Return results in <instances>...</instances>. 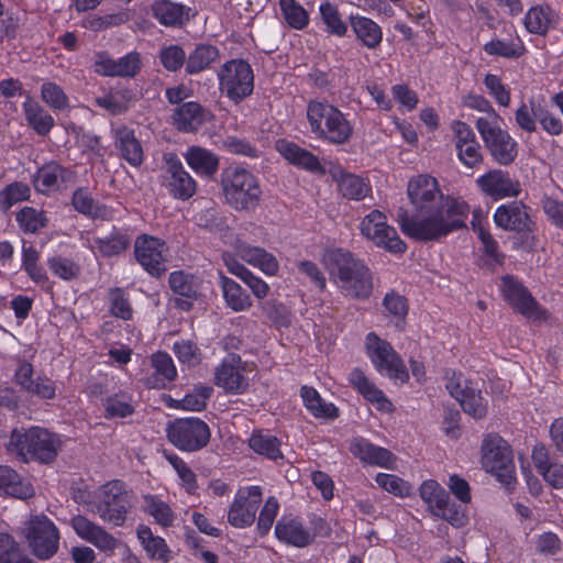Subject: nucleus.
Returning <instances> with one entry per match:
<instances>
[{
    "instance_id": "obj_27",
    "label": "nucleus",
    "mask_w": 563,
    "mask_h": 563,
    "mask_svg": "<svg viewBox=\"0 0 563 563\" xmlns=\"http://www.w3.org/2000/svg\"><path fill=\"white\" fill-rule=\"evenodd\" d=\"M153 15L161 24L177 26L189 20V8L168 0H156L152 4Z\"/></svg>"
},
{
    "instance_id": "obj_47",
    "label": "nucleus",
    "mask_w": 563,
    "mask_h": 563,
    "mask_svg": "<svg viewBox=\"0 0 563 563\" xmlns=\"http://www.w3.org/2000/svg\"><path fill=\"white\" fill-rule=\"evenodd\" d=\"M279 7L290 27L302 30L308 25V12L295 0H279Z\"/></svg>"
},
{
    "instance_id": "obj_41",
    "label": "nucleus",
    "mask_w": 563,
    "mask_h": 563,
    "mask_svg": "<svg viewBox=\"0 0 563 563\" xmlns=\"http://www.w3.org/2000/svg\"><path fill=\"white\" fill-rule=\"evenodd\" d=\"M301 397L306 407L316 417L334 419L339 416L338 408L332 404L323 402L322 398L314 388L303 386L301 388Z\"/></svg>"
},
{
    "instance_id": "obj_51",
    "label": "nucleus",
    "mask_w": 563,
    "mask_h": 563,
    "mask_svg": "<svg viewBox=\"0 0 563 563\" xmlns=\"http://www.w3.org/2000/svg\"><path fill=\"white\" fill-rule=\"evenodd\" d=\"M30 187L23 183H12L0 191V210L7 212L18 202L27 200Z\"/></svg>"
},
{
    "instance_id": "obj_29",
    "label": "nucleus",
    "mask_w": 563,
    "mask_h": 563,
    "mask_svg": "<svg viewBox=\"0 0 563 563\" xmlns=\"http://www.w3.org/2000/svg\"><path fill=\"white\" fill-rule=\"evenodd\" d=\"M0 489L10 496L21 499L31 497L34 494L32 485L7 465H0Z\"/></svg>"
},
{
    "instance_id": "obj_59",
    "label": "nucleus",
    "mask_w": 563,
    "mask_h": 563,
    "mask_svg": "<svg viewBox=\"0 0 563 563\" xmlns=\"http://www.w3.org/2000/svg\"><path fill=\"white\" fill-rule=\"evenodd\" d=\"M49 269L58 277L70 280L79 274V267L68 258L52 257L48 260Z\"/></svg>"
},
{
    "instance_id": "obj_30",
    "label": "nucleus",
    "mask_w": 563,
    "mask_h": 563,
    "mask_svg": "<svg viewBox=\"0 0 563 563\" xmlns=\"http://www.w3.org/2000/svg\"><path fill=\"white\" fill-rule=\"evenodd\" d=\"M353 133V128L345 119L344 114L336 109L334 115L328 117L327 128L318 134V137L325 140L332 144L346 143Z\"/></svg>"
},
{
    "instance_id": "obj_57",
    "label": "nucleus",
    "mask_w": 563,
    "mask_h": 563,
    "mask_svg": "<svg viewBox=\"0 0 563 563\" xmlns=\"http://www.w3.org/2000/svg\"><path fill=\"white\" fill-rule=\"evenodd\" d=\"M162 65L169 71H176L187 63L185 51L178 45H169L161 49Z\"/></svg>"
},
{
    "instance_id": "obj_49",
    "label": "nucleus",
    "mask_w": 563,
    "mask_h": 563,
    "mask_svg": "<svg viewBox=\"0 0 563 563\" xmlns=\"http://www.w3.org/2000/svg\"><path fill=\"white\" fill-rule=\"evenodd\" d=\"M320 14L323 23L327 26V31L330 34L336 36L345 35L347 31L346 24L342 21L339 9L335 4L330 1H325L320 4Z\"/></svg>"
},
{
    "instance_id": "obj_63",
    "label": "nucleus",
    "mask_w": 563,
    "mask_h": 563,
    "mask_svg": "<svg viewBox=\"0 0 563 563\" xmlns=\"http://www.w3.org/2000/svg\"><path fill=\"white\" fill-rule=\"evenodd\" d=\"M20 555V548L13 537L0 533V563H15Z\"/></svg>"
},
{
    "instance_id": "obj_24",
    "label": "nucleus",
    "mask_w": 563,
    "mask_h": 563,
    "mask_svg": "<svg viewBox=\"0 0 563 563\" xmlns=\"http://www.w3.org/2000/svg\"><path fill=\"white\" fill-rule=\"evenodd\" d=\"M209 118L210 113L194 101L179 106L173 115L175 125L183 132L198 130Z\"/></svg>"
},
{
    "instance_id": "obj_46",
    "label": "nucleus",
    "mask_w": 563,
    "mask_h": 563,
    "mask_svg": "<svg viewBox=\"0 0 563 563\" xmlns=\"http://www.w3.org/2000/svg\"><path fill=\"white\" fill-rule=\"evenodd\" d=\"M131 244L130 235L120 231L96 239L98 251L106 257H112L126 251Z\"/></svg>"
},
{
    "instance_id": "obj_20",
    "label": "nucleus",
    "mask_w": 563,
    "mask_h": 563,
    "mask_svg": "<svg viewBox=\"0 0 563 563\" xmlns=\"http://www.w3.org/2000/svg\"><path fill=\"white\" fill-rule=\"evenodd\" d=\"M494 220L498 227L516 232H532L536 227L527 212V207L520 201L499 206Z\"/></svg>"
},
{
    "instance_id": "obj_6",
    "label": "nucleus",
    "mask_w": 563,
    "mask_h": 563,
    "mask_svg": "<svg viewBox=\"0 0 563 563\" xmlns=\"http://www.w3.org/2000/svg\"><path fill=\"white\" fill-rule=\"evenodd\" d=\"M130 494L121 481H112L101 488V498L90 504L89 511L98 515L103 521L121 527L125 522Z\"/></svg>"
},
{
    "instance_id": "obj_64",
    "label": "nucleus",
    "mask_w": 563,
    "mask_h": 563,
    "mask_svg": "<svg viewBox=\"0 0 563 563\" xmlns=\"http://www.w3.org/2000/svg\"><path fill=\"white\" fill-rule=\"evenodd\" d=\"M542 209L555 227L563 229V202L562 201L554 199L552 197L545 196L542 199Z\"/></svg>"
},
{
    "instance_id": "obj_1",
    "label": "nucleus",
    "mask_w": 563,
    "mask_h": 563,
    "mask_svg": "<svg viewBox=\"0 0 563 563\" xmlns=\"http://www.w3.org/2000/svg\"><path fill=\"white\" fill-rule=\"evenodd\" d=\"M407 194L421 218L410 217L406 210H399L398 222L406 235L422 242L438 241L466 227L468 205L443 196L434 177L419 175L412 178Z\"/></svg>"
},
{
    "instance_id": "obj_11",
    "label": "nucleus",
    "mask_w": 563,
    "mask_h": 563,
    "mask_svg": "<svg viewBox=\"0 0 563 563\" xmlns=\"http://www.w3.org/2000/svg\"><path fill=\"white\" fill-rule=\"evenodd\" d=\"M32 553L41 559L52 558L58 550L59 533L46 516L32 517L24 529Z\"/></svg>"
},
{
    "instance_id": "obj_21",
    "label": "nucleus",
    "mask_w": 563,
    "mask_h": 563,
    "mask_svg": "<svg viewBox=\"0 0 563 563\" xmlns=\"http://www.w3.org/2000/svg\"><path fill=\"white\" fill-rule=\"evenodd\" d=\"M241 357L230 354L225 357L214 373V382L225 391L241 394L247 388V379L240 371Z\"/></svg>"
},
{
    "instance_id": "obj_16",
    "label": "nucleus",
    "mask_w": 563,
    "mask_h": 563,
    "mask_svg": "<svg viewBox=\"0 0 563 563\" xmlns=\"http://www.w3.org/2000/svg\"><path fill=\"white\" fill-rule=\"evenodd\" d=\"M261 503V487L251 486L240 489L228 511L229 523L235 528L252 526Z\"/></svg>"
},
{
    "instance_id": "obj_22",
    "label": "nucleus",
    "mask_w": 563,
    "mask_h": 563,
    "mask_svg": "<svg viewBox=\"0 0 563 563\" xmlns=\"http://www.w3.org/2000/svg\"><path fill=\"white\" fill-rule=\"evenodd\" d=\"M446 389L470 416L481 419L486 415L487 406L484 402L481 393L470 387L466 380H464L462 385L461 378H457L456 380L452 378L448 382Z\"/></svg>"
},
{
    "instance_id": "obj_43",
    "label": "nucleus",
    "mask_w": 563,
    "mask_h": 563,
    "mask_svg": "<svg viewBox=\"0 0 563 563\" xmlns=\"http://www.w3.org/2000/svg\"><path fill=\"white\" fill-rule=\"evenodd\" d=\"M250 448L271 460L283 457L279 440L268 433L254 432L249 440Z\"/></svg>"
},
{
    "instance_id": "obj_35",
    "label": "nucleus",
    "mask_w": 563,
    "mask_h": 563,
    "mask_svg": "<svg viewBox=\"0 0 563 563\" xmlns=\"http://www.w3.org/2000/svg\"><path fill=\"white\" fill-rule=\"evenodd\" d=\"M350 383L358 390L371 402L378 404L380 409H385L386 406H391L390 401L384 396L383 391L379 390L369 379L366 377L361 368H354L349 377Z\"/></svg>"
},
{
    "instance_id": "obj_48",
    "label": "nucleus",
    "mask_w": 563,
    "mask_h": 563,
    "mask_svg": "<svg viewBox=\"0 0 563 563\" xmlns=\"http://www.w3.org/2000/svg\"><path fill=\"white\" fill-rule=\"evenodd\" d=\"M551 9L549 7H533L525 18V25L530 33L544 34L551 22Z\"/></svg>"
},
{
    "instance_id": "obj_15",
    "label": "nucleus",
    "mask_w": 563,
    "mask_h": 563,
    "mask_svg": "<svg viewBox=\"0 0 563 563\" xmlns=\"http://www.w3.org/2000/svg\"><path fill=\"white\" fill-rule=\"evenodd\" d=\"M501 292L505 300L521 314L537 320L547 319V310L531 296L529 290L514 276L501 278Z\"/></svg>"
},
{
    "instance_id": "obj_55",
    "label": "nucleus",
    "mask_w": 563,
    "mask_h": 563,
    "mask_svg": "<svg viewBox=\"0 0 563 563\" xmlns=\"http://www.w3.org/2000/svg\"><path fill=\"white\" fill-rule=\"evenodd\" d=\"M484 51L488 55H496L506 58H518L523 55L525 47L521 44L515 42L493 40L485 44Z\"/></svg>"
},
{
    "instance_id": "obj_62",
    "label": "nucleus",
    "mask_w": 563,
    "mask_h": 563,
    "mask_svg": "<svg viewBox=\"0 0 563 563\" xmlns=\"http://www.w3.org/2000/svg\"><path fill=\"white\" fill-rule=\"evenodd\" d=\"M484 84L486 88L489 90L490 95L494 96L498 104L503 107H508L510 103V93L501 84V80L498 76L493 74H487L484 79Z\"/></svg>"
},
{
    "instance_id": "obj_42",
    "label": "nucleus",
    "mask_w": 563,
    "mask_h": 563,
    "mask_svg": "<svg viewBox=\"0 0 563 563\" xmlns=\"http://www.w3.org/2000/svg\"><path fill=\"white\" fill-rule=\"evenodd\" d=\"M143 510L152 516L155 521L163 527H170L175 520V515L168 504L154 495L143 496Z\"/></svg>"
},
{
    "instance_id": "obj_50",
    "label": "nucleus",
    "mask_w": 563,
    "mask_h": 563,
    "mask_svg": "<svg viewBox=\"0 0 563 563\" xmlns=\"http://www.w3.org/2000/svg\"><path fill=\"white\" fill-rule=\"evenodd\" d=\"M420 497L422 500L428 504L431 511H433L437 507L444 506L449 493L435 481L429 479L424 481L420 486Z\"/></svg>"
},
{
    "instance_id": "obj_10",
    "label": "nucleus",
    "mask_w": 563,
    "mask_h": 563,
    "mask_svg": "<svg viewBox=\"0 0 563 563\" xmlns=\"http://www.w3.org/2000/svg\"><path fill=\"white\" fill-rule=\"evenodd\" d=\"M161 183L168 194L178 200H188L197 191V183L185 169L180 158L175 153L163 155Z\"/></svg>"
},
{
    "instance_id": "obj_3",
    "label": "nucleus",
    "mask_w": 563,
    "mask_h": 563,
    "mask_svg": "<svg viewBox=\"0 0 563 563\" xmlns=\"http://www.w3.org/2000/svg\"><path fill=\"white\" fill-rule=\"evenodd\" d=\"M60 448L59 437L41 427L14 429L7 443L8 452L24 463L51 464L56 460Z\"/></svg>"
},
{
    "instance_id": "obj_31",
    "label": "nucleus",
    "mask_w": 563,
    "mask_h": 563,
    "mask_svg": "<svg viewBox=\"0 0 563 563\" xmlns=\"http://www.w3.org/2000/svg\"><path fill=\"white\" fill-rule=\"evenodd\" d=\"M185 159L197 174L212 176L218 170L219 158L206 148L189 147L185 154Z\"/></svg>"
},
{
    "instance_id": "obj_19",
    "label": "nucleus",
    "mask_w": 563,
    "mask_h": 563,
    "mask_svg": "<svg viewBox=\"0 0 563 563\" xmlns=\"http://www.w3.org/2000/svg\"><path fill=\"white\" fill-rule=\"evenodd\" d=\"M141 55L131 52L125 56L113 59L107 53H99L95 60L96 73L110 77H135L141 69Z\"/></svg>"
},
{
    "instance_id": "obj_25",
    "label": "nucleus",
    "mask_w": 563,
    "mask_h": 563,
    "mask_svg": "<svg viewBox=\"0 0 563 563\" xmlns=\"http://www.w3.org/2000/svg\"><path fill=\"white\" fill-rule=\"evenodd\" d=\"M278 540L297 548H305L313 541V536L295 519H280L275 527Z\"/></svg>"
},
{
    "instance_id": "obj_23",
    "label": "nucleus",
    "mask_w": 563,
    "mask_h": 563,
    "mask_svg": "<svg viewBox=\"0 0 563 563\" xmlns=\"http://www.w3.org/2000/svg\"><path fill=\"white\" fill-rule=\"evenodd\" d=\"M33 366L29 362L20 364L15 372V380L25 391L31 395L45 399H52L55 396V387L49 379L41 377L33 379Z\"/></svg>"
},
{
    "instance_id": "obj_9",
    "label": "nucleus",
    "mask_w": 563,
    "mask_h": 563,
    "mask_svg": "<svg viewBox=\"0 0 563 563\" xmlns=\"http://www.w3.org/2000/svg\"><path fill=\"white\" fill-rule=\"evenodd\" d=\"M366 353L379 373H385L390 379L404 384L409 374L401 357L391 344L380 339L376 333L366 335Z\"/></svg>"
},
{
    "instance_id": "obj_37",
    "label": "nucleus",
    "mask_w": 563,
    "mask_h": 563,
    "mask_svg": "<svg viewBox=\"0 0 563 563\" xmlns=\"http://www.w3.org/2000/svg\"><path fill=\"white\" fill-rule=\"evenodd\" d=\"M220 284L228 306L234 311H244L252 306L249 294L233 279L220 274Z\"/></svg>"
},
{
    "instance_id": "obj_17",
    "label": "nucleus",
    "mask_w": 563,
    "mask_h": 563,
    "mask_svg": "<svg viewBox=\"0 0 563 563\" xmlns=\"http://www.w3.org/2000/svg\"><path fill=\"white\" fill-rule=\"evenodd\" d=\"M71 527L78 537L93 544L106 554H113L114 550L118 548V539L85 516L77 515L73 517Z\"/></svg>"
},
{
    "instance_id": "obj_28",
    "label": "nucleus",
    "mask_w": 563,
    "mask_h": 563,
    "mask_svg": "<svg viewBox=\"0 0 563 563\" xmlns=\"http://www.w3.org/2000/svg\"><path fill=\"white\" fill-rule=\"evenodd\" d=\"M117 146L122 157L132 166H140L144 161V153L141 142L135 137L134 132L128 128L117 131Z\"/></svg>"
},
{
    "instance_id": "obj_7",
    "label": "nucleus",
    "mask_w": 563,
    "mask_h": 563,
    "mask_svg": "<svg viewBox=\"0 0 563 563\" xmlns=\"http://www.w3.org/2000/svg\"><path fill=\"white\" fill-rule=\"evenodd\" d=\"M220 90L234 103H240L254 89V75L250 64L243 59L227 62L218 73Z\"/></svg>"
},
{
    "instance_id": "obj_58",
    "label": "nucleus",
    "mask_w": 563,
    "mask_h": 563,
    "mask_svg": "<svg viewBox=\"0 0 563 563\" xmlns=\"http://www.w3.org/2000/svg\"><path fill=\"white\" fill-rule=\"evenodd\" d=\"M376 483L396 496H407L409 495L410 487L409 485L401 479L400 477L393 474H378L376 476Z\"/></svg>"
},
{
    "instance_id": "obj_40",
    "label": "nucleus",
    "mask_w": 563,
    "mask_h": 563,
    "mask_svg": "<svg viewBox=\"0 0 563 563\" xmlns=\"http://www.w3.org/2000/svg\"><path fill=\"white\" fill-rule=\"evenodd\" d=\"M219 58V51L210 44H200L188 56L186 63V71L188 74H197L208 68Z\"/></svg>"
},
{
    "instance_id": "obj_18",
    "label": "nucleus",
    "mask_w": 563,
    "mask_h": 563,
    "mask_svg": "<svg viewBox=\"0 0 563 563\" xmlns=\"http://www.w3.org/2000/svg\"><path fill=\"white\" fill-rule=\"evenodd\" d=\"M476 183L482 191L494 200L518 197L521 191L520 183L511 178L507 172L500 169L486 173Z\"/></svg>"
},
{
    "instance_id": "obj_44",
    "label": "nucleus",
    "mask_w": 563,
    "mask_h": 563,
    "mask_svg": "<svg viewBox=\"0 0 563 563\" xmlns=\"http://www.w3.org/2000/svg\"><path fill=\"white\" fill-rule=\"evenodd\" d=\"M151 361L156 375L153 387L164 388L167 383L175 379L177 372L172 357L167 353L157 352L152 355Z\"/></svg>"
},
{
    "instance_id": "obj_36",
    "label": "nucleus",
    "mask_w": 563,
    "mask_h": 563,
    "mask_svg": "<svg viewBox=\"0 0 563 563\" xmlns=\"http://www.w3.org/2000/svg\"><path fill=\"white\" fill-rule=\"evenodd\" d=\"M351 26L356 37L368 48H376L383 37L382 30L377 23L364 16L350 18Z\"/></svg>"
},
{
    "instance_id": "obj_54",
    "label": "nucleus",
    "mask_w": 563,
    "mask_h": 563,
    "mask_svg": "<svg viewBox=\"0 0 563 563\" xmlns=\"http://www.w3.org/2000/svg\"><path fill=\"white\" fill-rule=\"evenodd\" d=\"M63 167L57 164H48L43 166L35 180V186L40 191H48L53 188L58 187L60 179L63 178Z\"/></svg>"
},
{
    "instance_id": "obj_52",
    "label": "nucleus",
    "mask_w": 563,
    "mask_h": 563,
    "mask_svg": "<svg viewBox=\"0 0 563 563\" xmlns=\"http://www.w3.org/2000/svg\"><path fill=\"white\" fill-rule=\"evenodd\" d=\"M16 221L25 233H35L46 225L47 219L43 211L24 207L16 214Z\"/></svg>"
},
{
    "instance_id": "obj_2",
    "label": "nucleus",
    "mask_w": 563,
    "mask_h": 563,
    "mask_svg": "<svg viewBox=\"0 0 563 563\" xmlns=\"http://www.w3.org/2000/svg\"><path fill=\"white\" fill-rule=\"evenodd\" d=\"M325 269L342 292L355 299L368 298L373 291L369 268L350 251L327 250L322 257Z\"/></svg>"
},
{
    "instance_id": "obj_45",
    "label": "nucleus",
    "mask_w": 563,
    "mask_h": 563,
    "mask_svg": "<svg viewBox=\"0 0 563 563\" xmlns=\"http://www.w3.org/2000/svg\"><path fill=\"white\" fill-rule=\"evenodd\" d=\"M336 109L328 102L310 101L307 107V118L311 132L318 136L327 128L328 117H333Z\"/></svg>"
},
{
    "instance_id": "obj_61",
    "label": "nucleus",
    "mask_w": 563,
    "mask_h": 563,
    "mask_svg": "<svg viewBox=\"0 0 563 563\" xmlns=\"http://www.w3.org/2000/svg\"><path fill=\"white\" fill-rule=\"evenodd\" d=\"M111 313L123 320H129L132 317V308L129 300L124 297V292L120 288H115L110 292Z\"/></svg>"
},
{
    "instance_id": "obj_12",
    "label": "nucleus",
    "mask_w": 563,
    "mask_h": 563,
    "mask_svg": "<svg viewBox=\"0 0 563 563\" xmlns=\"http://www.w3.org/2000/svg\"><path fill=\"white\" fill-rule=\"evenodd\" d=\"M476 128L490 155L498 164L509 165L515 161L518 153L517 143L507 131L499 126L492 125V123L484 118L477 119Z\"/></svg>"
},
{
    "instance_id": "obj_4",
    "label": "nucleus",
    "mask_w": 563,
    "mask_h": 563,
    "mask_svg": "<svg viewBox=\"0 0 563 563\" xmlns=\"http://www.w3.org/2000/svg\"><path fill=\"white\" fill-rule=\"evenodd\" d=\"M221 188L227 203L235 211L252 212L262 201L258 178L243 167H228L221 173Z\"/></svg>"
},
{
    "instance_id": "obj_26",
    "label": "nucleus",
    "mask_w": 563,
    "mask_h": 563,
    "mask_svg": "<svg viewBox=\"0 0 563 563\" xmlns=\"http://www.w3.org/2000/svg\"><path fill=\"white\" fill-rule=\"evenodd\" d=\"M277 148L289 163L310 172L324 174V168L320 165L319 159L297 144L282 141L278 142Z\"/></svg>"
},
{
    "instance_id": "obj_39",
    "label": "nucleus",
    "mask_w": 563,
    "mask_h": 563,
    "mask_svg": "<svg viewBox=\"0 0 563 563\" xmlns=\"http://www.w3.org/2000/svg\"><path fill=\"white\" fill-rule=\"evenodd\" d=\"M25 118L29 124L40 135H47L54 126L53 117L45 111L37 102L32 100L23 103Z\"/></svg>"
},
{
    "instance_id": "obj_13",
    "label": "nucleus",
    "mask_w": 563,
    "mask_h": 563,
    "mask_svg": "<svg viewBox=\"0 0 563 563\" xmlns=\"http://www.w3.org/2000/svg\"><path fill=\"white\" fill-rule=\"evenodd\" d=\"M361 232L376 245L391 253H404L406 243L400 240L396 230L386 223V216L373 210L361 222Z\"/></svg>"
},
{
    "instance_id": "obj_34",
    "label": "nucleus",
    "mask_w": 563,
    "mask_h": 563,
    "mask_svg": "<svg viewBox=\"0 0 563 563\" xmlns=\"http://www.w3.org/2000/svg\"><path fill=\"white\" fill-rule=\"evenodd\" d=\"M240 255L245 262L260 267L267 275L274 276L278 272L277 258L262 247L242 245Z\"/></svg>"
},
{
    "instance_id": "obj_60",
    "label": "nucleus",
    "mask_w": 563,
    "mask_h": 563,
    "mask_svg": "<svg viewBox=\"0 0 563 563\" xmlns=\"http://www.w3.org/2000/svg\"><path fill=\"white\" fill-rule=\"evenodd\" d=\"M278 511V501L275 497H269L260 512L257 529L262 536L266 534L274 523Z\"/></svg>"
},
{
    "instance_id": "obj_53",
    "label": "nucleus",
    "mask_w": 563,
    "mask_h": 563,
    "mask_svg": "<svg viewBox=\"0 0 563 563\" xmlns=\"http://www.w3.org/2000/svg\"><path fill=\"white\" fill-rule=\"evenodd\" d=\"M168 282L173 292L180 297L198 296V287L192 275L185 274L181 271L173 272Z\"/></svg>"
},
{
    "instance_id": "obj_38",
    "label": "nucleus",
    "mask_w": 563,
    "mask_h": 563,
    "mask_svg": "<svg viewBox=\"0 0 563 563\" xmlns=\"http://www.w3.org/2000/svg\"><path fill=\"white\" fill-rule=\"evenodd\" d=\"M333 176L339 184L340 192L347 199L362 200L371 191V187L356 175L340 170L339 176L338 174H333Z\"/></svg>"
},
{
    "instance_id": "obj_8",
    "label": "nucleus",
    "mask_w": 563,
    "mask_h": 563,
    "mask_svg": "<svg viewBox=\"0 0 563 563\" xmlns=\"http://www.w3.org/2000/svg\"><path fill=\"white\" fill-rule=\"evenodd\" d=\"M167 438L176 448L186 452L203 449L210 441L208 424L198 418H178L166 428Z\"/></svg>"
},
{
    "instance_id": "obj_32",
    "label": "nucleus",
    "mask_w": 563,
    "mask_h": 563,
    "mask_svg": "<svg viewBox=\"0 0 563 563\" xmlns=\"http://www.w3.org/2000/svg\"><path fill=\"white\" fill-rule=\"evenodd\" d=\"M71 205L77 212L93 219L106 220L110 214L109 209L103 205H99L86 187H79L74 191Z\"/></svg>"
},
{
    "instance_id": "obj_33",
    "label": "nucleus",
    "mask_w": 563,
    "mask_h": 563,
    "mask_svg": "<svg viewBox=\"0 0 563 563\" xmlns=\"http://www.w3.org/2000/svg\"><path fill=\"white\" fill-rule=\"evenodd\" d=\"M137 538L151 559L158 560L162 563H168L170 561V550L165 540L154 536L148 527H139Z\"/></svg>"
},
{
    "instance_id": "obj_14",
    "label": "nucleus",
    "mask_w": 563,
    "mask_h": 563,
    "mask_svg": "<svg viewBox=\"0 0 563 563\" xmlns=\"http://www.w3.org/2000/svg\"><path fill=\"white\" fill-rule=\"evenodd\" d=\"M165 242L142 234L134 242V255L137 263L152 276L161 277L167 271Z\"/></svg>"
},
{
    "instance_id": "obj_56",
    "label": "nucleus",
    "mask_w": 563,
    "mask_h": 563,
    "mask_svg": "<svg viewBox=\"0 0 563 563\" xmlns=\"http://www.w3.org/2000/svg\"><path fill=\"white\" fill-rule=\"evenodd\" d=\"M43 101L51 108L63 110L68 106V98L63 89L55 82H44L41 88Z\"/></svg>"
},
{
    "instance_id": "obj_5",
    "label": "nucleus",
    "mask_w": 563,
    "mask_h": 563,
    "mask_svg": "<svg viewBox=\"0 0 563 563\" xmlns=\"http://www.w3.org/2000/svg\"><path fill=\"white\" fill-rule=\"evenodd\" d=\"M482 465L507 487L515 483L514 455L508 443L497 434H488L482 444Z\"/></svg>"
}]
</instances>
